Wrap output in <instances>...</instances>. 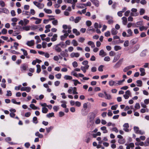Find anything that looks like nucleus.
I'll use <instances>...</instances> for the list:
<instances>
[{"label": "nucleus", "instance_id": "1", "mask_svg": "<svg viewBox=\"0 0 149 149\" xmlns=\"http://www.w3.org/2000/svg\"><path fill=\"white\" fill-rule=\"evenodd\" d=\"M65 44L62 42H60V43L57 45H54V49L57 52H60L62 51V49L61 48H63Z\"/></svg>", "mask_w": 149, "mask_h": 149}, {"label": "nucleus", "instance_id": "2", "mask_svg": "<svg viewBox=\"0 0 149 149\" xmlns=\"http://www.w3.org/2000/svg\"><path fill=\"white\" fill-rule=\"evenodd\" d=\"M131 11L132 12L130 13V15L132 16H136L138 15L139 13H137V10L136 8H132Z\"/></svg>", "mask_w": 149, "mask_h": 149}, {"label": "nucleus", "instance_id": "3", "mask_svg": "<svg viewBox=\"0 0 149 149\" xmlns=\"http://www.w3.org/2000/svg\"><path fill=\"white\" fill-rule=\"evenodd\" d=\"M33 3L37 7L40 9L42 8L44 6V5L43 4L40 3L36 1H34Z\"/></svg>", "mask_w": 149, "mask_h": 149}, {"label": "nucleus", "instance_id": "4", "mask_svg": "<svg viewBox=\"0 0 149 149\" xmlns=\"http://www.w3.org/2000/svg\"><path fill=\"white\" fill-rule=\"evenodd\" d=\"M27 65L25 63H24L22 64L20 67V68L21 71L22 72H24L26 70L27 68Z\"/></svg>", "mask_w": 149, "mask_h": 149}, {"label": "nucleus", "instance_id": "5", "mask_svg": "<svg viewBox=\"0 0 149 149\" xmlns=\"http://www.w3.org/2000/svg\"><path fill=\"white\" fill-rule=\"evenodd\" d=\"M95 118L94 113H90L88 116V118L90 122L92 121Z\"/></svg>", "mask_w": 149, "mask_h": 149}, {"label": "nucleus", "instance_id": "6", "mask_svg": "<svg viewBox=\"0 0 149 149\" xmlns=\"http://www.w3.org/2000/svg\"><path fill=\"white\" fill-rule=\"evenodd\" d=\"M124 127L123 130L126 132H128L129 131V130L128 129L129 126L128 123H125L123 125Z\"/></svg>", "mask_w": 149, "mask_h": 149}, {"label": "nucleus", "instance_id": "7", "mask_svg": "<svg viewBox=\"0 0 149 149\" xmlns=\"http://www.w3.org/2000/svg\"><path fill=\"white\" fill-rule=\"evenodd\" d=\"M90 1L95 6L97 7L99 6V1L98 0H90Z\"/></svg>", "mask_w": 149, "mask_h": 149}, {"label": "nucleus", "instance_id": "8", "mask_svg": "<svg viewBox=\"0 0 149 149\" xmlns=\"http://www.w3.org/2000/svg\"><path fill=\"white\" fill-rule=\"evenodd\" d=\"M70 56L72 58L74 57H78L79 56V54L78 53L73 52L71 54Z\"/></svg>", "mask_w": 149, "mask_h": 149}, {"label": "nucleus", "instance_id": "9", "mask_svg": "<svg viewBox=\"0 0 149 149\" xmlns=\"http://www.w3.org/2000/svg\"><path fill=\"white\" fill-rule=\"evenodd\" d=\"M26 44L27 45L29 46H32L34 44V40H32L30 41H28L26 42Z\"/></svg>", "mask_w": 149, "mask_h": 149}, {"label": "nucleus", "instance_id": "10", "mask_svg": "<svg viewBox=\"0 0 149 149\" xmlns=\"http://www.w3.org/2000/svg\"><path fill=\"white\" fill-rule=\"evenodd\" d=\"M127 32L128 33V34L127 36V37H130L132 36L133 32L131 29H128L127 30Z\"/></svg>", "mask_w": 149, "mask_h": 149}, {"label": "nucleus", "instance_id": "11", "mask_svg": "<svg viewBox=\"0 0 149 149\" xmlns=\"http://www.w3.org/2000/svg\"><path fill=\"white\" fill-rule=\"evenodd\" d=\"M138 38H136L132 40L130 42L131 44L134 45L136 44L138 41Z\"/></svg>", "mask_w": 149, "mask_h": 149}, {"label": "nucleus", "instance_id": "12", "mask_svg": "<svg viewBox=\"0 0 149 149\" xmlns=\"http://www.w3.org/2000/svg\"><path fill=\"white\" fill-rule=\"evenodd\" d=\"M140 71L141 72L140 75L141 76H143L146 73L145 72V70L144 68H140L139 69Z\"/></svg>", "mask_w": 149, "mask_h": 149}, {"label": "nucleus", "instance_id": "13", "mask_svg": "<svg viewBox=\"0 0 149 149\" xmlns=\"http://www.w3.org/2000/svg\"><path fill=\"white\" fill-rule=\"evenodd\" d=\"M122 22L123 24L126 25L127 23V18L125 17H123L122 18Z\"/></svg>", "mask_w": 149, "mask_h": 149}, {"label": "nucleus", "instance_id": "14", "mask_svg": "<svg viewBox=\"0 0 149 149\" xmlns=\"http://www.w3.org/2000/svg\"><path fill=\"white\" fill-rule=\"evenodd\" d=\"M30 107L32 109L34 110H39L40 109V108H39L36 106L34 104H31L30 105Z\"/></svg>", "mask_w": 149, "mask_h": 149}, {"label": "nucleus", "instance_id": "15", "mask_svg": "<svg viewBox=\"0 0 149 149\" xmlns=\"http://www.w3.org/2000/svg\"><path fill=\"white\" fill-rule=\"evenodd\" d=\"M101 130L103 131V133H106L108 132V130L107 129V127L105 126H103L100 128Z\"/></svg>", "mask_w": 149, "mask_h": 149}, {"label": "nucleus", "instance_id": "16", "mask_svg": "<svg viewBox=\"0 0 149 149\" xmlns=\"http://www.w3.org/2000/svg\"><path fill=\"white\" fill-rule=\"evenodd\" d=\"M140 47V45H137L135 46L134 47V49L133 51H132L131 52V53H132L136 51Z\"/></svg>", "mask_w": 149, "mask_h": 149}, {"label": "nucleus", "instance_id": "17", "mask_svg": "<svg viewBox=\"0 0 149 149\" xmlns=\"http://www.w3.org/2000/svg\"><path fill=\"white\" fill-rule=\"evenodd\" d=\"M60 53L61 56L64 57H67L68 56V54L64 51H61Z\"/></svg>", "mask_w": 149, "mask_h": 149}, {"label": "nucleus", "instance_id": "18", "mask_svg": "<svg viewBox=\"0 0 149 149\" xmlns=\"http://www.w3.org/2000/svg\"><path fill=\"white\" fill-rule=\"evenodd\" d=\"M35 135L36 136L40 138H42L43 137V135L40 133L38 132H37L35 133Z\"/></svg>", "mask_w": 149, "mask_h": 149}, {"label": "nucleus", "instance_id": "19", "mask_svg": "<svg viewBox=\"0 0 149 149\" xmlns=\"http://www.w3.org/2000/svg\"><path fill=\"white\" fill-rule=\"evenodd\" d=\"M116 83V81H114L112 80H110L109 82V84L110 86H112L114 85H115V84Z\"/></svg>", "mask_w": 149, "mask_h": 149}, {"label": "nucleus", "instance_id": "20", "mask_svg": "<svg viewBox=\"0 0 149 149\" xmlns=\"http://www.w3.org/2000/svg\"><path fill=\"white\" fill-rule=\"evenodd\" d=\"M99 55L102 57H104L106 55V54L103 49H102L100 52Z\"/></svg>", "mask_w": 149, "mask_h": 149}, {"label": "nucleus", "instance_id": "21", "mask_svg": "<svg viewBox=\"0 0 149 149\" xmlns=\"http://www.w3.org/2000/svg\"><path fill=\"white\" fill-rule=\"evenodd\" d=\"M88 44L91 46L92 48H93L95 47V45L94 42L92 41H88Z\"/></svg>", "mask_w": 149, "mask_h": 149}, {"label": "nucleus", "instance_id": "22", "mask_svg": "<svg viewBox=\"0 0 149 149\" xmlns=\"http://www.w3.org/2000/svg\"><path fill=\"white\" fill-rule=\"evenodd\" d=\"M57 35L56 34H54L52 38H51V40L52 41L54 42L57 40Z\"/></svg>", "mask_w": 149, "mask_h": 149}, {"label": "nucleus", "instance_id": "23", "mask_svg": "<svg viewBox=\"0 0 149 149\" xmlns=\"http://www.w3.org/2000/svg\"><path fill=\"white\" fill-rule=\"evenodd\" d=\"M62 32L63 33H64V34L63 35L65 38L69 35L68 33H67V31L65 29H63L62 31Z\"/></svg>", "mask_w": 149, "mask_h": 149}, {"label": "nucleus", "instance_id": "24", "mask_svg": "<svg viewBox=\"0 0 149 149\" xmlns=\"http://www.w3.org/2000/svg\"><path fill=\"white\" fill-rule=\"evenodd\" d=\"M111 32L113 35H116L118 33V31L114 28H113L111 29Z\"/></svg>", "mask_w": 149, "mask_h": 149}, {"label": "nucleus", "instance_id": "25", "mask_svg": "<svg viewBox=\"0 0 149 149\" xmlns=\"http://www.w3.org/2000/svg\"><path fill=\"white\" fill-rule=\"evenodd\" d=\"M1 10H2V12L3 13L8 14L9 13V11L6 8H2L1 9Z\"/></svg>", "mask_w": 149, "mask_h": 149}, {"label": "nucleus", "instance_id": "26", "mask_svg": "<svg viewBox=\"0 0 149 149\" xmlns=\"http://www.w3.org/2000/svg\"><path fill=\"white\" fill-rule=\"evenodd\" d=\"M81 19V17H77L74 19V22L75 23H77L79 22Z\"/></svg>", "mask_w": 149, "mask_h": 149}, {"label": "nucleus", "instance_id": "27", "mask_svg": "<svg viewBox=\"0 0 149 149\" xmlns=\"http://www.w3.org/2000/svg\"><path fill=\"white\" fill-rule=\"evenodd\" d=\"M104 93L106 97V98L108 100H110L111 98V96L109 94H107L106 92H104Z\"/></svg>", "mask_w": 149, "mask_h": 149}, {"label": "nucleus", "instance_id": "28", "mask_svg": "<svg viewBox=\"0 0 149 149\" xmlns=\"http://www.w3.org/2000/svg\"><path fill=\"white\" fill-rule=\"evenodd\" d=\"M35 39L37 40V41L36 42V44H38L39 43H40L41 42V40L39 36H36L35 37Z\"/></svg>", "mask_w": 149, "mask_h": 149}, {"label": "nucleus", "instance_id": "29", "mask_svg": "<svg viewBox=\"0 0 149 149\" xmlns=\"http://www.w3.org/2000/svg\"><path fill=\"white\" fill-rule=\"evenodd\" d=\"M121 65L119 63L117 62L113 66V67L115 69H117L119 68Z\"/></svg>", "mask_w": 149, "mask_h": 149}, {"label": "nucleus", "instance_id": "30", "mask_svg": "<svg viewBox=\"0 0 149 149\" xmlns=\"http://www.w3.org/2000/svg\"><path fill=\"white\" fill-rule=\"evenodd\" d=\"M48 111V109L45 107H43L42 108V112L43 113H47Z\"/></svg>", "mask_w": 149, "mask_h": 149}, {"label": "nucleus", "instance_id": "31", "mask_svg": "<svg viewBox=\"0 0 149 149\" xmlns=\"http://www.w3.org/2000/svg\"><path fill=\"white\" fill-rule=\"evenodd\" d=\"M36 67L37 68L36 72L38 73H39L41 71L40 66L39 64H38L36 65Z\"/></svg>", "mask_w": 149, "mask_h": 149}, {"label": "nucleus", "instance_id": "32", "mask_svg": "<svg viewBox=\"0 0 149 149\" xmlns=\"http://www.w3.org/2000/svg\"><path fill=\"white\" fill-rule=\"evenodd\" d=\"M22 15H30V13L29 11L26 10H23L22 11Z\"/></svg>", "mask_w": 149, "mask_h": 149}, {"label": "nucleus", "instance_id": "33", "mask_svg": "<svg viewBox=\"0 0 149 149\" xmlns=\"http://www.w3.org/2000/svg\"><path fill=\"white\" fill-rule=\"evenodd\" d=\"M44 11L46 13H47V14H51L52 13V11L50 9L44 8Z\"/></svg>", "mask_w": 149, "mask_h": 149}, {"label": "nucleus", "instance_id": "34", "mask_svg": "<svg viewBox=\"0 0 149 149\" xmlns=\"http://www.w3.org/2000/svg\"><path fill=\"white\" fill-rule=\"evenodd\" d=\"M116 83L115 84V86H119L122 85V83L120 80L116 81Z\"/></svg>", "mask_w": 149, "mask_h": 149}, {"label": "nucleus", "instance_id": "35", "mask_svg": "<svg viewBox=\"0 0 149 149\" xmlns=\"http://www.w3.org/2000/svg\"><path fill=\"white\" fill-rule=\"evenodd\" d=\"M134 129L135 132L137 134L139 132V128L137 127H134Z\"/></svg>", "mask_w": 149, "mask_h": 149}, {"label": "nucleus", "instance_id": "36", "mask_svg": "<svg viewBox=\"0 0 149 149\" xmlns=\"http://www.w3.org/2000/svg\"><path fill=\"white\" fill-rule=\"evenodd\" d=\"M72 78V77L68 75H65L64 77V78L66 80H71Z\"/></svg>", "mask_w": 149, "mask_h": 149}, {"label": "nucleus", "instance_id": "37", "mask_svg": "<svg viewBox=\"0 0 149 149\" xmlns=\"http://www.w3.org/2000/svg\"><path fill=\"white\" fill-rule=\"evenodd\" d=\"M136 82L138 84L137 85L138 86L141 87L142 86V82L141 80H138L136 81Z\"/></svg>", "mask_w": 149, "mask_h": 149}, {"label": "nucleus", "instance_id": "38", "mask_svg": "<svg viewBox=\"0 0 149 149\" xmlns=\"http://www.w3.org/2000/svg\"><path fill=\"white\" fill-rule=\"evenodd\" d=\"M53 127L52 126H50L48 128H46V129L47 133H49L53 129Z\"/></svg>", "mask_w": 149, "mask_h": 149}, {"label": "nucleus", "instance_id": "39", "mask_svg": "<svg viewBox=\"0 0 149 149\" xmlns=\"http://www.w3.org/2000/svg\"><path fill=\"white\" fill-rule=\"evenodd\" d=\"M33 122L34 123L36 124L38 123L37 118L36 117H33Z\"/></svg>", "mask_w": 149, "mask_h": 149}, {"label": "nucleus", "instance_id": "40", "mask_svg": "<svg viewBox=\"0 0 149 149\" xmlns=\"http://www.w3.org/2000/svg\"><path fill=\"white\" fill-rule=\"evenodd\" d=\"M54 113L52 112L47 114V116L48 118H49L54 116Z\"/></svg>", "mask_w": 149, "mask_h": 149}, {"label": "nucleus", "instance_id": "41", "mask_svg": "<svg viewBox=\"0 0 149 149\" xmlns=\"http://www.w3.org/2000/svg\"><path fill=\"white\" fill-rule=\"evenodd\" d=\"M72 43L74 46H76L78 45L77 42L75 40H73Z\"/></svg>", "mask_w": 149, "mask_h": 149}, {"label": "nucleus", "instance_id": "42", "mask_svg": "<svg viewBox=\"0 0 149 149\" xmlns=\"http://www.w3.org/2000/svg\"><path fill=\"white\" fill-rule=\"evenodd\" d=\"M121 49V47L118 46H115L114 47V49L116 51H117Z\"/></svg>", "mask_w": 149, "mask_h": 149}, {"label": "nucleus", "instance_id": "43", "mask_svg": "<svg viewBox=\"0 0 149 149\" xmlns=\"http://www.w3.org/2000/svg\"><path fill=\"white\" fill-rule=\"evenodd\" d=\"M145 13V10L143 8H141L140 9L139 11L140 14L141 15H143Z\"/></svg>", "mask_w": 149, "mask_h": 149}, {"label": "nucleus", "instance_id": "44", "mask_svg": "<svg viewBox=\"0 0 149 149\" xmlns=\"http://www.w3.org/2000/svg\"><path fill=\"white\" fill-rule=\"evenodd\" d=\"M30 26H25L23 27L22 28L24 30L26 31H29L30 29Z\"/></svg>", "mask_w": 149, "mask_h": 149}, {"label": "nucleus", "instance_id": "45", "mask_svg": "<svg viewBox=\"0 0 149 149\" xmlns=\"http://www.w3.org/2000/svg\"><path fill=\"white\" fill-rule=\"evenodd\" d=\"M21 51H22L24 55L25 56H26L28 55L27 52L26 50H24V49H21Z\"/></svg>", "mask_w": 149, "mask_h": 149}, {"label": "nucleus", "instance_id": "46", "mask_svg": "<svg viewBox=\"0 0 149 149\" xmlns=\"http://www.w3.org/2000/svg\"><path fill=\"white\" fill-rule=\"evenodd\" d=\"M36 20L35 22V24H38L40 23L42 21V19H40L37 18V19H36Z\"/></svg>", "mask_w": 149, "mask_h": 149}, {"label": "nucleus", "instance_id": "47", "mask_svg": "<svg viewBox=\"0 0 149 149\" xmlns=\"http://www.w3.org/2000/svg\"><path fill=\"white\" fill-rule=\"evenodd\" d=\"M23 20L24 23V26L26 25L27 24L29 23V21L28 20L26 19H24Z\"/></svg>", "mask_w": 149, "mask_h": 149}, {"label": "nucleus", "instance_id": "48", "mask_svg": "<svg viewBox=\"0 0 149 149\" xmlns=\"http://www.w3.org/2000/svg\"><path fill=\"white\" fill-rule=\"evenodd\" d=\"M7 32V30L5 29H3L1 31V33L3 34H6Z\"/></svg>", "mask_w": 149, "mask_h": 149}, {"label": "nucleus", "instance_id": "49", "mask_svg": "<svg viewBox=\"0 0 149 149\" xmlns=\"http://www.w3.org/2000/svg\"><path fill=\"white\" fill-rule=\"evenodd\" d=\"M118 107V105L117 104H116L115 105L112 106L111 107V109L112 110H115Z\"/></svg>", "mask_w": 149, "mask_h": 149}, {"label": "nucleus", "instance_id": "50", "mask_svg": "<svg viewBox=\"0 0 149 149\" xmlns=\"http://www.w3.org/2000/svg\"><path fill=\"white\" fill-rule=\"evenodd\" d=\"M147 28H148V27H145V26H141V27H140L139 28V29H140V31H142L144 29H145V30H147Z\"/></svg>", "mask_w": 149, "mask_h": 149}, {"label": "nucleus", "instance_id": "51", "mask_svg": "<svg viewBox=\"0 0 149 149\" xmlns=\"http://www.w3.org/2000/svg\"><path fill=\"white\" fill-rule=\"evenodd\" d=\"M129 44V41L128 40H126L124 43V46L125 47H127L128 46Z\"/></svg>", "mask_w": 149, "mask_h": 149}, {"label": "nucleus", "instance_id": "52", "mask_svg": "<svg viewBox=\"0 0 149 149\" xmlns=\"http://www.w3.org/2000/svg\"><path fill=\"white\" fill-rule=\"evenodd\" d=\"M142 25V23L140 22H137L136 24V27H139Z\"/></svg>", "mask_w": 149, "mask_h": 149}, {"label": "nucleus", "instance_id": "53", "mask_svg": "<svg viewBox=\"0 0 149 149\" xmlns=\"http://www.w3.org/2000/svg\"><path fill=\"white\" fill-rule=\"evenodd\" d=\"M85 39L83 37H80L79 38L78 41L81 42H83L85 40Z\"/></svg>", "mask_w": 149, "mask_h": 149}, {"label": "nucleus", "instance_id": "54", "mask_svg": "<svg viewBox=\"0 0 149 149\" xmlns=\"http://www.w3.org/2000/svg\"><path fill=\"white\" fill-rule=\"evenodd\" d=\"M72 65L74 68H76L78 66V64L77 62L74 61L72 63Z\"/></svg>", "mask_w": 149, "mask_h": 149}, {"label": "nucleus", "instance_id": "55", "mask_svg": "<svg viewBox=\"0 0 149 149\" xmlns=\"http://www.w3.org/2000/svg\"><path fill=\"white\" fill-rule=\"evenodd\" d=\"M0 5L2 7H4L5 6V2L2 1H0Z\"/></svg>", "mask_w": 149, "mask_h": 149}, {"label": "nucleus", "instance_id": "56", "mask_svg": "<svg viewBox=\"0 0 149 149\" xmlns=\"http://www.w3.org/2000/svg\"><path fill=\"white\" fill-rule=\"evenodd\" d=\"M86 24L87 26H89L92 24V23L90 21H87L86 22Z\"/></svg>", "mask_w": 149, "mask_h": 149}, {"label": "nucleus", "instance_id": "57", "mask_svg": "<svg viewBox=\"0 0 149 149\" xmlns=\"http://www.w3.org/2000/svg\"><path fill=\"white\" fill-rule=\"evenodd\" d=\"M56 77L58 79H60L61 78V73H58L55 75Z\"/></svg>", "mask_w": 149, "mask_h": 149}, {"label": "nucleus", "instance_id": "58", "mask_svg": "<svg viewBox=\"0 0 149 149\" xmlns=\"http://www.w3.org/2000/svg\"><path fill=\"white\" fill-rule=\"evenodd\" d=\"M86 6V4H81L79 5V6H77V7L79 8H84Z\"/></svg>", "mask_w": 149, "mask_h": 149}, {"label": "nucleus", "instance_id": "59", "mask_svg": "<svg viewBox=\"0 0 149 149\" xmlns=\"http://www.w3.org/2000/svg\"><path fill=\"white\" fill-rule=\"evenodd\" d=\"M104 35L107 37L109 36H110V32L109 31H107L105 33Z\"/></svg>", "mask_w": 149, "mask_h": 149}, {"label": "nucleus", "instance_id": "60", "mask_svg": "<svg viewBox=\"0 0 149 149\" xmlns=\"http://www.w3.org/2000/svg\"><path fill=\"white\" fill-rule=\"evenodd\" d=\"M104 67V66L103 65H100L98 68V70L99 71L102 72L103 71V68Z\"/></svg>", "mask_w": 149, "mask_h": 149}, {"label": "nucleus", "instance_id": "61", "mask_svg": "<svg viewBox=\"0 0 149 149\" xmlns=\"http://www.w3.org/2000/svg\"><path fill=\"white\" fill-rule=\"evenodd\" d=\"M71 27L70 25L68 26V30L67 31V32L68 33H70L71 32Z\"/></svg>", "mask_w": 149, "mask_h": 149}, {"label": "nucleus", "instance_id": "62", "mask_svg": "<svg viewBox=\"0 0 149 149\" xmlns=\"http://www.w3.org/2000/svg\"><path fill=\"white\" fill-rule=\"evenodd\" d=\"M130 12V10H127L126 12H125L124 13L125 15L127 17L128 16Z\"/></svg>", "mask_w": 149, "mask_h": 149}, {"label": "nucleus", "instance_id": "63", "mask_svg": "<svg viewBox=\"0 0 149 149\" xmlns=\"http://www.w3.org/2000/svg\"><path fill=\"white\" fill-rule=\"evenodd\" d=\"M118 142L120 144H124L125 142L123 139H119L118 140Z\"/></svg>", "mask_w": 149, "mask_h": 149}, {"label": "nucleus", "instance_id": "64", "mask_svg": "<svg viewBox=\"0 0 149 149\" xmlns=\"http://www.w3.org/2000/svg\"><path fill=\"white\" fill-rule=\"evenodd\" d=\"M35 11L33 9H31L30 11V15L32 14V15H34L35 13Z\"/></svg>", "mask_w": 149, "mask_h": 149}]
</instances>
